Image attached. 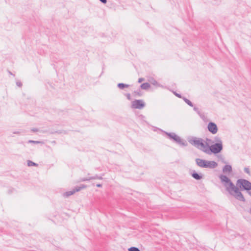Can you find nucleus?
<instances>
[{
	"label": "nucleus",
	"mask_w": 251,
	"mask_h": 251,
	"mask_svg": "<svg viewBox=\"0 0 251 251\" xmlns=\"http://www.w3.org/2000/svg\"><path fill=\"white\" fill-rule=\"evenodd\" d=\"M219 177L226 190L236 199L245 202V199L237 186L234 185L231 180L226 176L220 175Z\"/></svg>",
	"instance_id": "1"
},
{
	"label": "nucleus",
	"mask_w": 251,
	"mask_h": 251,
	"mask_svg": "<svg viewBox=\"0 0 251 251\" xmlns=\"http://www.w3.org/2000/svg\"><path fill=\"white\" fill-rule=\"evenodd\" d=\"M189 142L206 153L208 151V144L202 138L193 137L189 140Z\"/></svg>",
	"instance_id": "2"
},
{
	"label": "nucleus",
	"mask_w": 251,
	"mask_h": 251,
	"mask_svg": "<svg viewBox=\"0 0 251 251\" xmlns=\"http://www.w3.org/2000/svg\"><path fill=\"white\" fill-rule=\"evenodd\" d=\"M197 165L203 168L214 169L218 166V164L214 161H209L200 158H196Z\"/></svg>",
	"instance_id": "3"
},
{
	"label": "nucleus",
	"mask_w": 251,
	"mask_h": 251,
	"mask_svg": "<svg viewBox=\"0 0 251 251\" xmlns=\"http://www.w3.org/2000/svg\"><path fill=\"white\" fill-rule=\"evenodd\" d=\"M222 150V142L221 141H220L219 142L216 143L215 144L211 145V146H209L208 145V151H207L206 153L208 154H210L211 153L216 154L220 152Z\"/></svg>",
	"instance_id": "4"
},
{
	"label": "nucleus",
	"mask_w": 251,
	"mask_h": 251,
	"mask_svg": "<svg viewBox=\"0 0 251 251\" xmlns=\"http://www.w3.org/2000/svg\"><path fill=\"white\" fill-rule=\"evenodd\" d=\"M236 185L239 186L241 189H244L247 191H250L251 190V182L246 179H238Z\"/></svg>",
	"instance_id": "5"
},
{
	"label": "nucleus",
	"mask_w": 251,
	"mask_h": 251,
	"mask_svg": "<svg viewBox=\"0 0 251 251\" xmlns=\"http://www.w3.org/2000/svg\"><path fill=\"white\" fill-rule=\"evenodd\" d=\"M166 134L168 136L169 138L170 139H173L177 144L183 146H186L187 144L186 141H184L182 140L179 136L176 135L175 133H166Z\"/></svg>",
	"instance_id": "6"
},
{
	"label": "nucleus",
	"mask_w": 251,
	"mask_h": 251,
	"mask_svg": "<svg viewBox=\"0 0 251 251\" xmlns=\"http://www.w3.org/2000/svg\"><path fill=\"white\" fill-rule=\"evenodd\" d=\"M145 104L143 100H136L132 102L131 107L132 108L141 109L144 107Z\"/></svg>",
	"instance_id": "7"
},
{
	"label": "nucleus",
	"mask_w": 251,
	"mask_h": 251,
	"mask_svg": "<svg viewBox=\"0 0 251 251\" xmlns=\"http://www.w3.org/2000/svg\"><path fill=\"white\" fill-rule=\"evenodd\" d=\"M208 131L212 134H216L218 131V127L216 124L213 122H209L207 126Z\"/></svg>",
	"instance_id": "8"
},
{
	"label": "nucleus",
	"mask_w": 251,
	"mask_h": 251,
	"mask_svg": "<svg viewBox=\"0 0 251 251\" xmlns=\"http://www.w3.org/2000/svg\"><path fill=\"white\" fill-rule=\"evenodd\" d=\"M224 173H230L232 171V167L230 165H226L222 169Z\"/></svg>",
	"instance_id": "9"
},
{
	"label": "nucleus",
	"mask_w": 251,
	"mask_h": 251,
	"mask_svg": "<svg viewBox=\"0 0 251 251\" xmlns=\"http://www.w3.org/2000/svg\"><path fill=\"white\" fill-rule=\"evenodd\" d=\"M191 175L192 177L196 180H201L202 178V175L197 173L195 171H193Z\"/></svg>",
	"instance_id": "10"
},
{
	"label": "nucleus",
	"mask_w": 251,
	"mask_h": 251,
	"mask_svg": "<svg viewBox=\"0 0 251 251\" xmlns=\"http://www.w3.org/2000/svg\"><path fill=\"white\" fill-rule=\"evenodd\" d=\"M76 192H77V191H75V189H74L73 190H72L71 191L66 192V193H65L63 194V195H64V196H65L66 197H68L73 195Z\"/></svg>",
	"instance_id": "11"
},
{
	"label": "nucleus",
	"mask_w": 251,
	"mask_h": 251,
	"mask_svg": "<svg viewBox=\"0 0 251 251\" xmlns=\"http://www.w3.org/2000/svg\"><path fill=\"white\" fill-rule=\"evenodd\" d=\"M150 87L151 85L150 83L147 82L144 83L140 85V88L143 90H148L150 88Z\"/></svg>",
	"instance_id": "12"
},
{
	"label": "nucleus",
	"mask_w": 251,
	"mask_h": 251,
	"mask_svg": "<svg viewBox=\"0 0 251 251\" xmlns=\"http://www.w3.org/2000/svg\"><path fill=\"white\" fill-rule=\"evenodd\" d=\"M117 86L119 88L121 89H123L124 88H127L129 86V85L120 83L118 84Z\"/></svg>",
	"instance_id": "13"
},
{
	"label": "nucleus",
	"mask_w": 251,
	"mask_h": 251,
	"mask_svg": "<svg viewBox=\"0 0 251 251\" xmlns=\"http://www.w3.org/2000/svg\"><path fill=\"white\" fill-rule=\"evenodd\" d=\"M183 100H184V101L187 104H188L189 106H191V107H193V103L190 100H189L188 99H187V98H185V97H183L182 98Z\"/></svg>",
	"instance_id": "14"
},
{
	"label": "nucleus",
	"mask_w": 251,
	"mask_h": 251,
	"mask_svg": "<svg viewBox=\"0 0 251 251\" xmlns=\"http://www.w3.org/2000/svg\"><path fill=\"white\" fill-rule=\"evenodd\" d=\"M87 187V186L84 184H81L80 186H76L75 188V191L77 192L80 191V190L82 189L86 188Z\"/></svg>",
	"instance_id": "15"
},
{
	"label": "nucleus",
	"mask_w": 251,
	"mask_h": 251,
	"mask_svg": "<svg viewBox=\"0 0 251 251\" xmlns=\"http://www.w3.org/2000/svg\"><path fill=\"white\" fill-rule=\"evenodd\" d=\"M149 81L154 86H157L158 85L157 82L153 78H151L149 80Z\"/></svg>",
	"instance_id": "16"
},
{
	"label": "nucleus",
	"mask_w": 251,
	"mask_h": 251,
	"mask_svg": "<svg viewBox=\"0 0 251 251\" xmlns=\"http://www.w3.org/2000/svg\"><path fill=\"white\" fill-rule=\"evenodd\" d=\"M27 165L28 166H38V164L32 162V161H30V160H28L27 161Z\"/></svg>",
	"instance_id": "17"
},
{
	"label": "nucleus",
	"mask_w": 251,
	"mask_h": 251,
	"mask_svg": "<svg viewBox=\"0 0 251 251\" xmlns=\"http://www.w3.org/2000/svg\"><path fill=\"white\" fill-rule=\"evenodd\" d=\"M90 180L92 179H102V177L96 175L94 176L90 177Z\"/></svg>",
	"instance_id": "18"
},
{
	"label": "nucleus",
	"mask_w": 251,
	"mask_h": 251,
	"mask_svg": "<svg viewBox=\"0 0 251 251\" xmlns=\"http://www.w3.org/2000/svg\"><path fill=\"white\" fill-rule=\"evenodd\" d=\"M128 251H140V250L137 247H130L128 249Z\"/></svg>",
	"instance_id": "19"
},
{
	"label": "nucleus",
	"mask_w": 251,
	"mask_h": 251,
	"mask_svg": "<svg viewBox=\"0 0 251 251\" xmlns=\"http://www.w3.org/2000/svg\"><path fill=\"white\" fill-rule=\"evenodd\" d=\"M134 93L135 95H138L139 96H141L142 95L141 91L140 89H138L137 90L135 91Z\"/></svg>",
	"instance_id": "20"
},
{
	"label": "nucleus",
	"mask_w": 251,
	"mask_h": 251,
	"mask_svg": "<svg viewBox=\"0 0 251 251\" xmlns=\"http://www.w3.org/2000/svg\"><path fill=\"white\" fill-rule=\"evenodd\" d=\"M28 143H34V144H40V143H41L42 142H40V141H33V140H29L28 141Z\"/></svg>",
	"instance_id": "21"
},
{
	"label": "nucleus",
	"mask_w": 251,
	"mask_h": 251,
	"mask_svg": "<svg viewBox=\"0 0 251 251\" xmlns=\"http://www.w3.org/2000/svg\"><path fill=\"white\" fill-rule=\"evenodd\" d=\"M90 180V177H84L81 178L80 181H89Z\"/></svg>",
	"instance_id": "22"
},
{
	"label": "nucleus",
	"mask_w": 251,
	"mask_h": 251,
	"mask_svg": "<svg viewBox=\"0 0 251 251\" xmlns=\"http://www.w3.org/2000/svg\"><path fill=\"white\" fill-rule=\"evenodd\" d=\"M244 171L247 174H248L249 175H250V171L249 168H244Z\"/></svg>",
	"instance_id": "23"
},
{
	"label": "nucleus",
	"mask_w": 251,
	"mask_h": 251,
	"mask_svg": "<svg viewBox=\"0 0 251 251\" xmlns=\"http://www.w3.org/2000/svg\"><path fill=\"white\" fill-rule=\"evenodd\" d=\"M16 85L20 87H21L22 86V82L19 81L16 82Z\"/></svg>",
	"instance_id": "24"
},
{
	"label": "nucleus",
	"mask_w": 251,
	"mask_h": 251,
	"mask_svg": "<svg viewBox=\"0 0 251 251\" xmlns=\"http://www.w3.org/2000/svg\"><path fill=\"white\" fill-rule=\"evenodd\" d=\"M127 99L128 100H131V96H130V94L128 93V94H126V95Z\"/></svg>",
	"instance_id": "25"
},
{
	"label": "nucleus",
	"mask_w": 251,
	"mask_h": 251,
	"mask_svg": "<svg viewBox=\"0 0 251 251\" xmlns=\"http://www.w3.org/2000/svg\"><path fill=\"white\" fill-rule=\"evenodd\" d=\"M174 94L178 98H182L181 95L179 94H177L176 92H174Z\"/></svg>",
	"instance_id": "26"
},
{
	"label": "nucleus",
	"mask_w": 251,
	"mask_h": 251,
	"mask_svg": "<svg viewBox=\"0 0 251 251\" xmlns=\"http://www.w3.org/2000/svg\"><path fill=\"white\" fill-rule=\"evenodd\" d=\"M144 80V78H139L138 79V82L139 83H141L142 81H143Z\"/></svg>",
	"instance_id": "27"
},
{
	"label": "nucleus",
	"mask_w": 251,
	"mask_h": 251,
	"mask_svg": "<svg viewBox=\"0 0 251 251\" xmlns=\"http://www.w3.org/2000/svg\"><path fill=\"white\" fill-rule=\"evenodd\" d=\"M31 131L33 132H37L39 131V130L37 128H33L31 129Z\"/></svg>",
	"instance_id": "28"
},
{
	"label": "nucleus",
	"mask_w": 251,
	"mask_h": 251,
	"mask_svg": "<svg viewBox=\"0 0 251 251\" xmlns=\"http://www.w3.org/2000/svg\"><path fill=\"white\" fill-rule=\"evenodd\" d=\"M205 142H207L208 144H209V143H210L211 142V140L210 139H208V138H206Z\"/></svg>",
	"instance_id": "29"
},
{
	"label": "nucleus",
	"mask_w": 251,
	"mask_h": 251,
	"mask_svg": "<svg viewBox=\"0 0 251 251\" xmlns=\"http://www.w3.org/2000/svg\"><path fill=\"white\" fill-rule=\"evenodd\" d=\"M101 2L105 4L107 2V0H99Z\"/></svg>",
	"instance_id": "30"
},
{
	"label": "nucleus",
	"mask_w": 251,
	"mask_h": 251,
	"mask_svg": "<svg viewBox=\"0 0 251 251\" xmlns=\"http://www.w3.org/2000/svg\"><path fill=\"white\" fill-rule=\"evenodd\" d=\"M194 110L195 111H198V110H199V108L196 107H194Z\"/></svg>",
	"instance_id": "31"
},
{
	"label": "nucleus",
	"mask_w": 251,
	"mask_h": 251,
	"mask_svg": "<svg viewBox=\"0 0 251 251\" xmlns=\"http://www.w3.org/2000/svg\"><path fill=\"white\" fill-rule=\"evenodd\" d=\"M96 186L98 187H101L102 186V185L100 184H97Z\"/></svg>",
	"instance_id": "32"
},
{
	"label": "nucleus",
	"mask_w": 251,
	"mask_h": 251,
	"mask_svg": "<svg viewBox=\"0 0 251 251\" xmlns=\"http://www.w3.org/2000/svg\"><path fill=\"white\" fill-rule=\"evenodd\" d=\"M14 134H20V132H19V131H16V132H14Z\"/></svg>",
	"instance_id": "33"
},
{
	"label": "nucleus",
	"mask_w": 251,
	"mask_h": 251,
	"mask_svg": "<svg viewBox=\"0 0 251 251\" xmlns=\"http://www.w3.org/2000/svg\"><path fill=\"white\" fill-rule=\"evenodd\" d=\"M248 193L251 196V191L249 192Z\"/></svg>",
	"instance_id": "34"
},
{
	"label": "nucleus",
	"mask_w": 251,
	"mask_h": 251,
	"mask_svg": "<svg viewBox=\"0 0 251 251\" xmlns=\"http://www.w3.org/2000/svg\"><path fill=\"white\" fill-rule=\"evenodd\" d=\"M223 162L224 163H226V162L224 161V160L223 161Z\"/></svg>",
	"instance_id": "35"
},
{
	"label": "nucleus",
	"mask_w": 251,
	"mask_h": 251,
	"mask_svg": "<svg viewBox=\"0 0 251 251\" xmlns=\"http://www.w3.org/2000/svg\"><path fill=\"white\" fill-rule=\"evenodd\" d=\"M250 213H251V209H250Z\"/></svg>",
	"instance_id": "36"
}]
</instances>
